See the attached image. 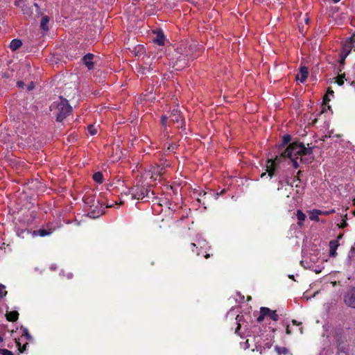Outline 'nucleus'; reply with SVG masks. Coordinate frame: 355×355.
I'll use <instances>...</instances> for the list:
<instances>
[{"instance_id":"nucleus-54","label":"nucleus","mask_w":355,"mask_h":355,"mask_svg":"<svg viewBox=\"0 0 355 355\" xmlns=\"http://www.w3.org/2000/svg\"><path fill=\"white\" fill-rule=\"evenodd\" d=\"M354 215H355V210L353 211Z\"/></svg>"},{"instance_id":"nucleus-38","label":"nucleus","mask_w":355,"mask_h":355,"mask_svg":"<svg viewBox=\"0 0 355 355\" xmlns=\"http://www.w3.org/2000/svg\"><path fill=\"white\" fill-rule=\"evenodd\" d=\"M17 85L19 88H24V86H25V84H24V83L23 81H18L17 83Z\"/></svg>"},{"instance_id":"nucleus-13","label":"nucleus","mask_w":355,"mask_h":355,"mask_svg":"<svg viewBox=\"0 0 355 355\" xmlns=\"http://www.w3.org/2000/svg\"><path fill=\"white\" fill-rule=\"evenodd\" d=\"M156 37L153 39V42L158 45H164L165 37L162 31L155 32Z\"/></svg>"},{"instance_id":"nucleus-46","label":"nucleus","mask_w":355,"mask_h":355,"mask_svg":"<svg viewBox=\"0 0 355 355\" xmlns=\"http://www.w3.org/2000/svg\"><path fill=\"white\" fill-rule=\"evenodd\" d=\"M266 175V173H263L261 175V178H263Z\"/></svg>"},{"instance_id":"nucleus-29","label":"nucleus","mask_w":355,"mask_h":355,"mask_svg":"<svg viewBox=\"0 0 355 355\" xmlns=\"http://www.w3.org/2000/svg\"><path fill=\"white\" fill-rule=\"evenodd\" d=\"M346 57L347 56L345 55H342V54L340 55V67H339L340 71H341L340 67H343L345 63V60Z\"/></svg>"},{"instance_id":"nucleus-22","label":"nucleus","mask_w":355,"mask_h":355,"mask_svg":"<svg viewBox=\"0 0 355 355\" xmlns=\"http://www.w3.org/2000/svg\"><path fill=\"white\" fill-rule=\"evenodd\" d=\"M25 2L26 0H15L14 4L16 7L22 9V7H24L26 5Z\"/></svg>"},{"instance_id":"nucleus-10","label":"nucleus","mask_w":355,"mask_h":355,"mask_svg":"<svg viewBox=\"0 0 355 355\" xmlns=\"http://www.w3.org/2000/svg\"><path fill=\"white\" fill-rule=\"evenodd\" d=\"M354 36H355V34H354L352 37H350V38H349L350 41L343 46L340 54L345 55L346 56L348 55V54L350 53L352 48V42L355 41Z\"/></svg>"},{"instance_id":"nucleus-47","label":"nucleus","mask_w":355,"mask_h":355,"mask_svg":"<svg viewBox=\"0 0 355 355\" xmlns=\"http://www.w3.org/2000/svg\"><path fill=\"white\" fill-rule=\"evenodd\" d=\"M300 334H303V327H300Z\"/></svg>"},{"instance_id":"nucleus-4","label":"nucleus","mask_w":355,"mask_h":355,"mask_svg":"<svg viewBox=\"0 0 355 355\" xmlns=\"http://www.w3.org/2000/svg\"><path fill=\"white\" fill-rule=\"evenodd\" d=\"M148 190L144 187H134L130 190L132 198L142 200L147 195Z\"/></svg>"},{"instance_id":"nucleus-27","label":"nucleus","mask_w":355,"mask_h":355,"mask_svg":"<svg viewBox=\"0 0 355 355\" xmlns=\"http://www.w3.org/2000/svg\"><path fill=\"white\" fill-rule=\"evenodd\" d=\"M0 354L1 355H14L13 353L6 349H0Z\"/></svg>"},{"instance_id":"nucleus-21","label":"nucleus","mask_w":355,"mask_h":355,"mask_svg":"<svg viewBox=\"0 0 355 355\" xmlns=\"http://www.w3.org/2000/svg\"><path fill=\"white\" fill-rule=\"evenodd\" d=\"M21 11L24 15H27L28 17H31L33 15V11H32L31 8L30 6H28L26 4L25 5L24 7H22Z\"/></svg>"},{"instance_id":"nucleus-49","label":"nucleus","mask_w":355,"mask_h":355,"mask_svg":"<svg viewBox=\"0 0 355 355\" xmlns=\"http://www.w3.org/2000/svg\"><path fill=\"white\" fill-rule=\"evenodd\" d=\"M334 3H338L339 2L340 0H332Z\"/></svg>"},{"instance_id":"nucleus-33","label":"nucleus","mask_w":355,"mask_h":355,"mask_svg":"<svg viewBox=\"0 0 355 355\" xmlns=\"http://www.w3.org/2000/svg\"><path fill=\"white\" fill-rule=\"evenodd\" d=\"M34 87H35V84H34V83H33V82H31V83L27 85V87H26V89H27L28 91H31V90L33 89H34Z\"/></svg>"},{"instance_id":"nucleus-37","label":"nucleus","mask_w":355,"mask_h":355,"mask_svg":"<svg viewBox=\"0 0 355 355\" xmlns=\"http://www.w3.org/2000/svg\"><path fill=\"white\" fill-rule=\"evenodd\" d=\"M167 119H168V118L166 116H163L162 117V123L163 125H166Z\"/></svg>"},{"instance_id":"nucleus-43","label":"nucleus","mask_w":355,"mask_h":355,"mask_svg":"<svg viewBox=\"0 0 355 355\" xmlns=\"http://www.w3.org/2000/svg\"><path fill=\"white\" fill-rule=\"evenodd\" d=\"M347 225V222H346V221H345V220H343V222L342 223V224H341L340 227L343 228V227H345Z\"/></svg>"},{"instance_id":"nucleus-44","label":"nucleus","mask_w":355,"mask_h":355,"mask_svg":"<svg viewBox=\"0 0 355 355\" xmlns=\"http://www.w3.org/2000/svg\"><path fill=\"white\" fill-rule=\"evenodd\" d=\"M328 94L333 95L334 94V92L329 89L328 91H327V95H328Z\"/></svg>"},{"instance_id":"nucleus-8","label":"nucleus","mask_w":355,"mask_h":355,"mask_svg":"<svg viewBox=\"0 0 355 355\" xmlns=\"http://www.w3.org/2000/svg\"><path fill=\"white\" fill-rule=\"evenodd\" d=\"M308 74H309L308 68L304 66L300 67V72L296 76V79L297 80H300L301 83H304L306 80V78L308 77Z\"/></svg>"},{"instance_id":"nucleus-9","label":"nucleus","mask_w":355,"mask_h":355,"mask_svg":"<svg viewBox=\"0 0 355 355\" xmlns=\"http://www.w3.org/2000/svg\"><path fill=\"white\" fill-rule=\"evenodd\" d=\"M55 230L54 227L51 226H47L45 228L40 229L37 232H34L35 235H39L40 236H46L51 234Z\"/></svg>"},{"instance_id":"nucleus-51","label":"nucleus","mask_w":355,"mask_h":355,"mask_svg":"<svg viewBox=\"0 0 355 355\" xmlns=\"http://www.w3.org/2000/svg\"><path fill=\"white\" fill-rule=\"evenodd\" d=\"M305 21H306V24H308V22H309V19H307V18H306V19H305Z\"/></svg>"},{"instance_id":"nucleus-25","label":"nucleus","mask_w":355,"mask_h":355,"mask_svg":"<svg viewBox=\"0 0 355 355\" xmlns=\"http://www.w3.org/2000/svg\"><path fill=\"white\" fill-rule=\"evenodd\" d=\"M7 294V291H6V286L0 284V297H3L6 296Z\"/></svg>"},{"instance_id":"nucleus-31","label":"nucleus","mask_w":355,"mask_h":355,"mask_svg":"<svg viewBox=\"0 0 355 355\" xmlns=\"http://www.w3.org/2000/svg\"><path fill=\"white\" fill-rule=\"evenodd\" d=\"M335 213L334 209H331L329 211H321V215H329Z\"/></svg>"},{"instance_id":"nucleus-48","label":"nucleus","mask_w":355,"mask_h":355,"mask_svg":"<svg viewBox=\"0 0 355 355\" xmlns=\"http://www.w3.org/2000/svg\"><path fill=\"white\" fill-rule=\"evenodd\" d=\"M94 214H95V211H94V210H93V211L91 212V214L92 215V217H93V218H95Z\"/></svg>"},{"instance_id":"nucleus-5","label":"nucleus","mask_w":355,"mask_h":355,"mask_svg":"<svg viewBox=\"0 0 355 355\" xmlns=\"http://www.w3.org/2000/svg\"><path fill=\"white\" fill-rule=\"evenodd\" d=\"M344 302L349 307L355 309V288H349L344 295Z\"/></svg>"},{"instance_id":"nucleus-20","label":"nucleus","mask_w":355,"mask_h":355,"mask_svg":"<svg viewBox=\"0 0 355 355\" xmlns=\"http://www.w3.org/2000/svg\"><path fill=\"white\" fill-rule=\"evenodd\" d=\"M296 216L298 220V224L302 225V223L306 219V215L300 209L297 211Z\"/></svg>"},{"instance_id":"nucleus-17","label":"nucleus","mask_w":355,"mask_h":355,"mask_svg":"<svg viewBox=\"0 0 355 355\" xmlns=\"http://www.w3.org/2000/svg\"><path fill=\"white\" fill-rule=\"evenodd\" d=\"M321 215V210L314 209L309 213V218L311 220L319 221V216Z\"/></svg>"},{"instance_id":"nucleus-2","label":"nucleus","mask_w":355,"mask_h":355,"mask_svg":"<svg viewBox=\"0 0 355 355\" xmlns=\"http://www.w3.org/2000/svg\"><path fill=\"white\" fill-rule=\"evenodd\" d=\"M51 110L56 115V120L61 122L71 112L72 107L67 100L60 98L58 103L51 106Z\"/></svg>"},{"instance_id":"nucleus-41","label":"nucleus","mask_w":355,"mask_h":355,"mask_svg":"<svg viewBox=\"0 0 355 355\" xmlns=\"http://www.w3.org/2000/svg\"><path fill=\"white\" fill-rule=\"evenodd\" d=\"M286 332L288 335H290L291 334V331L290 329V327L289 325H287L286 326Z\"/></svg>"},{"instance_id":"nucleus-14","label":"nucleus","mask_w":355,"mask_h":355,"mask_svg":"<svg viewBox=\"0 0 355 355\" xmlns=\"http://www.w3.org/2000/svg\"><path fill=\"white\" fill-rule=\"evenodd\" d=\"M339 245L338 241L333 240L329 242V255L330 257H335L336 254V250Z\"/></svg>"},{"instance_id":"nucleus-11","label":"nucleus","mask_w":355,"mask_h":355,"mask_svg":"<svg viewBox=\"0 0 355 355\" xmlns=\"http://www.w3.org/2000/svg\"><path fill=\"white\" fill-rule=\"evenodd\" d=\"M83 200L85 205L91 209H92V207H97L95 205V198L93 196L85 195L83 197Z\"/></svg>"},{"instance_id":"nucleus-15","label":"nucleus","mask_w":355,"mask_h":355,"mask_svg":"<svg viewBox=\"0 0 355 355\" xmlns=\"http://www.w3.org/2000/svg\"><path fill=\"white\" fill-rule=\"evenodd\" d=\"M6 316L7 320L10 322H15L18 320L19 313L17 311H7Z\"/></svg>"},{"instance_id":"nucleus-12","label":"nucleus","mask_w":355,"mask_h":355,"mask_svg":"<svg viewBox=\"0 0 355 355\" xmlns=\"http://www.w3.org/2000/svg\"><path fill=\"white\" fill-rule=\"evenodd\" d=\"M169 117L171 119V121H173V123H175V122L178 123L180 121H182L181 113H180V110H178V109H174L172 111Z\"/></svg>"},{"instance_id":"nucleus-28","label":"nucleus","mask_w":355,"mask_h":355,"mask_svg":"<svg viewBox=\"0 0 355 355\" xmlns=\"http://www.w3.org/2000/svg\"><path fill=\"white\" fill-rule=\"evenodd\" d=\"M22 336L26 337V338L28 339V340H31V336L30 335V334H29V332H28L27 329H23Z\"/></svg>"},{"instance_id":"nucleus-23","label":"nucleus","mask_w":355,"mask_h":355,"mask_svg":"<svg viewBox=\"0 0 355 355\" xmlns=\"http://www.w3.org/2000/svg\"><path fill=\"white\" fill-rule=\"evenodd\" d=\"M87 129L91 135H94L97 133V129L94 125H89Z\"/></svg>"},{"instance_id":"nucleus-35","label":"nucleus","mask_w":355,"mask_h":355,"mask_svg":"<svg viewBox=\"0 0 355 355\" xmlns=\"http://www.w3.org/2000/svg\"><path fill=\"white\" fill-rule=\"evenodd\" d=\"M283 140H284V144H288L290 140H291V137L290 135H285L284 137H283Z\"/></svg>"},{"instance_id":"nucleus-26","label":"nucleus","mask_w":355,"mask_h":355,"mask_svg":"<svg viewBox=\"0 0 355 355\" xmlns=\"http://www.w3.org/2000/svg\"><path fill=\"white\" fill-rule=\"evenodd\" d=\"M17 345L19 348V350L20 351V352H24L26 349V346L28 345V343H26L25 344L23 345V346L21 347V343L19 342H17Z\"/></svg>"},{"instance_id":"nucleus-19","label":"nucleus","mask_w":355,"mask_h":355,"mask_svg":"<svg viewBox=\"0 0 355 355\" xmlns=\"http://www.w3.org/2000/svg\"><path fill=\"white\" fill-rule=\"evenodd\" d=\"M93 180L98 184H101L103 182V175L101 172H96L93 175Z\"/></svg>"},{"instance_id":"nucleus-32","label":"nucleus","mask_w":355,"mask_h":355,"mask_svg":"<svg viewBox=\"0 0 355 355\" xmlns=\"http://www.w3.org/2000/svg\"><path fill=\"white\" fill-rule=\"evenodd\" d=\"M336 82L339 85H342L344 83L343 77L342 76H338Z\"/></svg>"},{"instance_id":"nucleus-45","label":"nucleus","mask_w":355,"mask_h":355,"mask_svg":"<svg viewBox=\"0 0 355 355\" xmlns=\"http://www.w3.org/2000/svg\"><path fill=\"white\" fill-rule=\"evenodd\" d=\"M33 6L36 8L37 10L39 11V6H38L37 3H35L33 4Z\"/></svg>"},{"instance_id":"nucleus-42","label":"nucleus","mask_w":355,"mask_h":355,"mask_svg":"<svg viewBox=\"0 0 355 355\" xmlns=\"http://www.w3.org/2000/svg\"><path fill=\"white\" fill-rule=\"evenodd\" d=\"M191 246L192 247V251L195 252L194 248H197L196 245L194 243H191Z\"/></svg>"},{"instance_id":"nucleus-16","label":"nucleus","mask_w":355,"mask_h":355,"mask_svg":"<svg viewBox=\"0 0 355 355\" xmlns=\"http://www.w3.org/2000/svg\"><path fill=\"white\" fill-rule=\"evenodd\" d=\"M49 17L46 15L43 16L41 22H40V28L44 31H49Z\"/></svg>"},{"instance_id":"nucleus-40","label":"nucleus","mask_w":355,"mask_h":355,"mask_svg":"<svg viewBox=\"0 0 355 355\" xmlns=\"http://www.w3.org/2000/svg\"><path fill=\"white\" fill-rule=\"evenodd\" d=\"M292 323L294 324V325H297V326H301L302 325V322H298L297 321H296L295 320H292Z\"/></svg>"},{"instance_id":"nucleus-30","label":"nucleus","mask_w":355,"mask_h":355,"mask_svg":"<svg viewBox=\"0 0 355 355\" xmlns=\"http://www.w3.org/2000/svg\"><path fill=\"white\" fill-rule=\"evenodd\" d=\"M239 315H237V316H236V320H237V327H236V330H235V333H236V334H238V335H240V334H239V330H240V329H241V324H240V323H239L240 320L239 319Z\"/></svg>"},{"instance_id":"nucleus-18","label":"nucleus","mask_w":355,"mask_h":355,"mask_svg":"<svg viewBox=\"0 0 355 355\" xmlns=\"http://www.w3.org/2000/svg\"><path fill=\"white\" fill-rule=\"evenodd\" d=\"M22 45V42L20 40L14 39L10 44V47L12 51L18 49Z\"/></svg>"},{"instance_id":"nucleus-6","label":"nucleus","mask_w":355,"mask_h":355,"mask_svg":"<svg viewBox=\"0 0 355 355\" xmlns=\"http://www.w3.org/2000/svg\"><path fill=\"white\" fill-rule=\"evenodd\" d=\"M189 59L186 58L184 55H180L179 58H177L174 67L176 70H181L184 69L187 64Z\"/></svg>"},{"instance_id":"nucleus-34","label":"nucleus","mask_w":355,"mask_h":355,"mask_svg":"<svg viewBox=\"0 0 355 355\" xmlns=\"http://www.w3.org/2000/svg\"><path fill=\"white\" fill-rule=\"evenodd\" d=\"M277 350H278V352L279 354H286L288 352V349L286 348H285V347L277 348Z\"/></svg>"},{"instance_id":"nucleus-39","label":"nucleus","mask_w":355,"mask_h":355,"mask_svg":"<svg viewBox=\"0 0 355 355\" xmlns=\"http://www.w3.org/2000/svg\"><path fill=\"white\" fill-rule=\"evenodd\" d=\"M114 204H116V202H115L114 203H113L112 202H107L106 204V207H113Z\"/></svg>"},{"instance_id":"nucleus-24","label":"nucleus","mask_w":355,"mask_h":355,"mask_svg":"<svg viewBox=\"0 0 355 355\" xmlns=\"http://www.w3.org/2000/svg\"><path fill=\"white\" fill-rule=\"evenodd\" d=\"M163 167H160V166H157L154 168L153 173L154 174H157L159 175H161L163 173Z\"/></svg>"},{"instance_id":"nucleus-7","label":"nucleus","mask_w":355,"mask_h":355,"mask_svg":"<svg viewBox=\"0 0 355 355\" xmlns=\"http://www.w3.org/2000/svg\"><path fill=\"white\" fill-rule=\"evenodd\" d=\"M94 55L92 53H87L83 56L82 60L83 64L87 67L89 70H91L94 67V63L93 62Z\"/></svg>"},{"instance_id":"nucleus-53","label":"nucleus","mask_w":355,"mask_h":355,"mask_svg":"<svg viewBox=\"0 0 355 355\" xmlns=\"http://www.w3.org/2000/svg\"><path fill=\"white\" fill-rule=\"evenodd\" d=\"M300 173H301V171H298V172H297V175H299Z\"/></svg>"},{"instance_id":"nucleus-36","label":"nucleus","mask_w":355,"mask_h":355,"mask_svg":"<svg viewBox=\"0 0 355 355\" xmlns=\"http://www.w3.org/2000/svg\"><path fill=\"white\" fill-rule=\"evenodd\" d=\"M330 101L328 95H325L323 98V103L326 105Z\"/></svg>"},{"instance_id":"nucleus-3","label":"nucleus","mask_w":355,"mask_h":355,"mask_svg":"<svg viewBox=\"0 0 355 355\" xmlns=\"http://www.w3.org/2000/svg\"><path fill=\"white\" fill-rule=\"evenodd\" d=\"M266 317H268L274 321H277L279 319V315H277L276 311H272L267 307H261L260 309V314L257 320L259 322H260L263 321Z\"/></svg>"},{"instance_id":"nucleus-52","label":"nucleus","mask_w":355,"mask_h":355,"mask_svg":"<svg viewBox=\"0 0 355 355\" xmlns=\"http://www.w3.org/2000/svg\"><path fill=\"white\" fill-rule=\"evenodd\" d=\"M141 70H142V73H144V71H143L144 69L143 68H141Z\"/></svg>"},{"instance_id":"nucleus-50","label":"nucleus","mask_w":355,"mask_h":355,"mask_svg":"<svg viewBox=\"0 0 355 355\" xmlns=\"http://www.w3.org/2000/svg\"><path fill=\"white\" fill-rule=\"evenodd\" d=\"M205 257L206 259L209 258V254H207L205 256Z\"/></svg>"},{"instance_id":"nucleus-1","label":"nucleus","mask_w":355,"mask_h":355,"mask_svg":"<svg viewBox=\"0 0 355 355\" xmlns=\"http://www.w3.org/2000/svg\"><path fill=\"white\" fill-rule=\"evenodd\" d=\"M311 148H306L303 144L292 143L279 157L277 156L275 159H268L266 166V172L271 178L275 174V166L281 162L282 159H288L293 164V167L297 168L299 164L304 162L306 159V156L311 155Z\"/></svg>"}]
</instances>
